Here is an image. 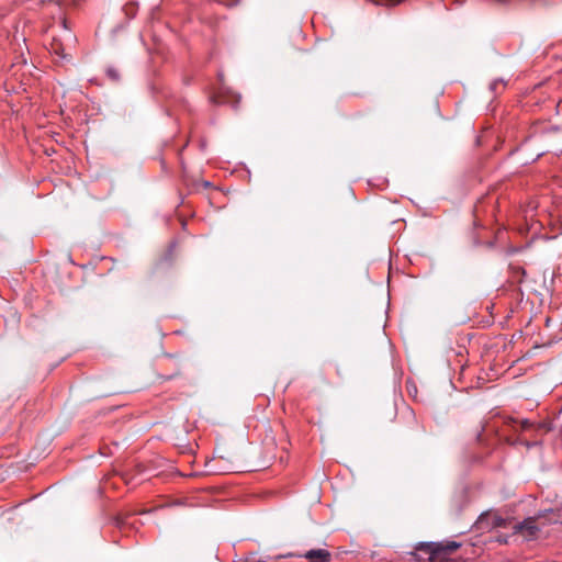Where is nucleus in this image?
Returning <instances> with one entry per match:
<instances>
[{"label": "nucleus", "instance_id": "obj_1", "mask_svg": "<svg viewBox=\"0 0 562 562\" xmlns=\"http://www.w3.org/2000/svg\"><path fill=\"white\" fill-rule=\"evenodd\" d=\"M461 547L460 542L457 541H445V542H418L415 546V550L407 553V560L411 562H420L428 560L435 562L436 559L451 553Z\"/></svg>", "mask_w": 562, "mask_h": 562}, {"label": "nucleus", "instance_id": "obj_2", "mask_svg": "<svg viewBox=\"0 0 562 562\" xmlns=\"http://www.w3.org/2000/svg\"><path fill=\"white\" fill-rule=\"evenodd\" d=\"M282 557L283 558H303V559H306L308 562H330L331 561V553L326 549H311V550L305 551L304 553L290 552Z\"/></svg>", "mask_w": 562, "mask_h": 562}, {"label": "nucleus", "instance_id": "obj_3", "mask_svg": "<svg viewBox=\"0 0 562 562\" xmlns=\"http://www.w3.org/2000/svg\"><path fill=\"white\" fill-rule=\"evenodd\" d=\"M513 535L522 533L527 540L533 539L539 532L535 517H527L520 522L512 526Z\"/></svg>", "mask_w": 562, "mask_h": 562}, {"label": "nucleus", "instance_id": "obj_4", "mask_svg": "<svg viewBox=\"0 0 562 562\" xmlns=\"http://www.w3.org/2000/svg\"><path fill=\"white\" fill-rule=\"evenodd\" d=\"M490 525L492 528H507L509 525H512V519L495 515L491 517Z\"/></svg>", "mask_w": 562, "mask_h": 562}, {"label": "nucleus", "instance_id": "obj_5", "mask_svg": "<svg viewBox=\"0 0 562 562\" xmlns=\"http://www.w3.org/2000/svg\"><path fill=\"white\" fill-rule=\"evenodd\" d=\"M512 278L517 282L521 283L527 274L525 268L522 267H510Z\"/></svg>", "mask_w": 562, "mask_h": 562}, {"label": "nucleus", "instance_id": "obj_6", "mask_svg": "<svg viewBox=\"0 0 562 562\" xmlns=\"http://www.w3.org/2000/svg\"><path fill=\"white\" fill-rule=\"evenodd\" d=\"M105 74L106 76L109 77L110 80H112L113 82H119L120 79H121V75H120V71L116 67L114 66H109L106 67L105 69Z\"/></svg>", "mask_w": 562, "mask_h": 562}, {"label": "nucleus", "instance_id": "obj_7", "mask_svg": "<svg viewBox=\"0 0 562 562\" xmlns=\"http://www.w3.org/2000/svg\"><path fill=\"white\" fill-rule=\"evenodd\" d=\"M504 87H505V82H504V80H502V79H495V80H493V81L491 82V85H490V90H491L492 92H494V93H497V92H498V90H499V89H501V90H502V89H504Z\"/></svg>", "mask_w": 562, "mask_h": 562}, {"label": "nucleus", "instance_id": "obj_8", "mask_svg": "<svg viewBox=\"0 0 562 562\" xmlns=\"http://www.w3.org/2000/svg\"><path fill=\"white\" fill-rule=\"evenodd\" d=\"M52 49H53V52H54L56 55H58V56H60V57H63V58H65V57H66V55L64 54V48H63V46H61V44H60V43L54 42V43L52 44Z\"/></svg>", "mask_w": 562, "mask_h": 562}, {"label": "nucleus", "instance_id": "obj_9", "mask_svg": "<svg viewBox=\"0 0 562 562\" xmlns=\"http://www.w3.org/2000/svg\"><path fill=\"white\" fill-rule=\"evenodd\" d=\"M243 562H266L261 558H259L256 553H251L248 555Z\"/></svg>", "mask_w": 562, "mask_h": 562}, {"label": "nucleus", "instance_id": "obj_10", "mask_svg": "<svg viewBox=\"0 0 562 562\" xmlns=\"http://www.w3.org/2000/svg\"><path fill=\"white\" fill-rule=\"evenodd\" d=\"M497 541H498L499 543H505V544H506V543L508 542V536H499V537L497 538Z\"/></svg>", "mask_w": 562, "mask_h": 562}, {"label": "nucleus", "instance_id": "obj_11", "mask_svg": "<svg viewBox=\"0 0 562 562\" xmlns=\"http://www.w3.org/2000/svg\"><path fill=\"white\" fill-rule=\"evenodd\" d=\"M179 374H180L179 372H176V373H173V374H171V375H168V376H166V378H164V379H165V380H171V379H173L175 376H177V375H179Z\"/></svg>", "mask_w": 562, "mask_h": 562}, {"label": "nucleus", "instance_id": "obj_12", "mask_svg": "<svg viewBox=\"0 0 562 562\" xmlns=\"http://www.w3.org/2000/svg\"><path fill=\"white\" fill-rule=\"evenodd\" d=\"M122 524H123V522H122V520H121V519H119V518H116V519H115V525H116L117 527H120V528H121V527H122Z\"/></svg>", "mask_w": 562, "mask_h": 562}, {"label": "nucleus", "instance_id": "obj_13", "mask_svg": "<svg viewBox=\"0 0 562 562\" xmlns=\"http://www.w3.org/2000/svg\"><path fill=\"white\" fill-rule=\"evenodd\" d=\"M239 101H240V98H238V99L235 101V103H234V108H237V105H238Z\"/></svg>", "mask_w": 562, "mask_h": 562}, {"label": "nucleus", "instance_id": "obj_14", "mask_svg": "<svg viewBox=\"0 0 562 562\" xmlns=\"http://www.w3.org/2000/svg\"><path fill=\"white\" fill-rule=\"evenodd\" d=\"M483 519H484V516L482 515V516L480 517V522H481V524L483 522Z\"/></svg>", "mask_w": 562, "mask_h": 562}]
</instances>
